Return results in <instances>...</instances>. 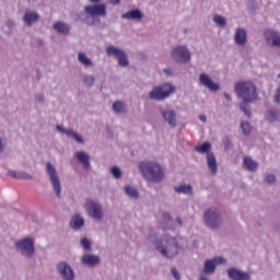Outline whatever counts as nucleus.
Instances as JSON below:
<instances>
[{"label":"nucleus","instance_id":"a19ab883","mask_svg":"<svg viewBox=\"0 0 280 280\" xmlns=\"http://www.w3.org/2000/svg\"><path fill=\"white\" fill-rule=\"evenodd\" d=\"M241 129L243 130V135H250V124L247 121L241 122Z\"/></svg>","mask_w":280,"mask_h":280},{"label":"nucleus","instance_id":"393cba45","mask_svg":"<svg viewBox=\"0 0 280 280\" xmlns=\"http://www.w3.org/2000/svg\"><path fill=\"white\" fill-rule=\"evenodd\" d=\"M207 165L211 174L218 173V161L215 160V154L213 152H208L207 154Z\"/></svg>","mask_w":280,"mask_h":280},{"label":"nucleus","instance_id":"8fccbe9b","mask_svg":"<svg viewBox=\"0 0 280 280\" xmlns=\"http://www.w3.org/2000/svg\"><path fill=\"white\" fill-rule=\"evenodd\" d=\"M110 3H113V5H119V3L121 2V0H109Z\"/></svg>","mask_w":280,"mask_h":280},{"label":"nucleus","instance_id":"39448f33","mask_svg":"<svg viewBox=\"0 0 280 280\" xmlns=\"http://www.w3.org/2000/svg\"><path fill=\"white\" fill-rule=\"evenodd\" d=\"M174 93H176V85L172 82H165L154 86L149 93V97L155 102H164V100H167V97H171Z\"/></svg>","mask_w":280,"mask_h":280},{"label":"nucleus","instance_id":"a18cd8bd","mask_svg":"<svg viewBox=\"0 0 280 280\" xmlns=\"http://www.w3.org/2000/svg\"><path fill=\"white\" fill-rule=\"evenodd\" d=\"M5 148V138H0V152H3Z\"/></svg>","mask_w":280,"mask_h":280},{"label":"nucleus","instance_id":"603ef678","mask_svg":"<svg viewBox=\"0 0 280 280\" xmlns=\"http://www.w3.org/2000/svg\"><path fill=\"white\" fill-rule=\"evenodd\" d=\"M199 280H209V277H207V276H205V275H201V276L199 277Z\"/></svg>","mask_w":280,"mask_h":280},{"label":"nucleus","instance_id":"864d4df0","mask_svg":"<svg viewBox=\"0 0 280 280\" xmlns=\"http://www.w3.org/2000/svg\"><path fill=\"white\" fill-rule=\"evenodd\" d=\"M89 1H90V3L97 4V3H100V1H102V0H89Z\"/></svg>","mask_w":280,"mask_h":280},{"label":"nucleus","instance_id":"ea45409f","mask_svg":"<svg viewBox=\"0 0 280 280\" xmlns=\"http://www.w3.org/2000/svg\"><path fill=\"white\" fill-rule=\"evenodd\" d=\"M80 244L84 250H91L92 248V243L88 237L81 238Z\"/></svg>","mask_w":280,"mask_h":280},{"label":"nucleus","instance_id":"b1692460","mask_svg":"<svg viewBox=\"0 0 280 280\" xmlns=\"http://www.w3.org/2000/svg\"><path fill=\"white\" fill-rule=\"evenodd\" d=\"M38 19H40V15L38 14V12L26 11L24 13L23 21H24L25 25H34V23H36V21H38Z\"/></svg>","mask_w":280,"mask_h":280},{"label":"nucleus","instance_id":"4468645a","mask_svg":"<svg viewBox=\"0 0 280 280\" xmlns=\"http://www.w3.org/2000/svg\"><path fill=\"white\" fill-rule=\"evenodd\" d=\"M57 272L62 280H75V271L67 261L57 265Z\"/></svg>","mask_w":280,"mask_h":280},{"label":"nucleus","instance_id":"c85d7f7f","mask_svg":"<svg viewBox=\"0 0 280 280\" xmlns=\"http://www.w3.org/2000/svg\"><path fill=\"white\" fill-rule=\"evenodd\" d=\"M54 30L57 31L58 34H69L71 26L67 24V22L57 21L52 25Z\"/></svg>","mask_w":280,"mask_h":280},{"label":"nucleus","instance_id":"cd10ccee","mask_svg":"<svg viewBox=\"0 0 280 280\" xmlns=\"http://www.w3.org/2000/svg\"><path fill=\"white\" fill-rule=\"evenodd\" d=\"M265 119L269 124H275L277 121H280V110L279 109H269L265 114Z\"/></svg>","mask_w":280,"mask_h":280},{"label":"nucleus","instance_id":"6ab92c4d","mask_svg":"<svg viewBox=\"0 0 280 280\" xmlns=\"http://www.w3.org/2000/svg\"><path fill=\"white\" fill-rule=\"evenodd\" d=\"M100 261L102 259L95 254L85 253L81 256V264L86 268H95V266H100Z\"/></svg>","mask_w":280,"mask_h":280},{"label":"nucleus","instance_id":"a211bd4d","mask_svg":"<svg viewBox=\"0 0 280 280\" xmlns=\"http://www.w3.org/2000/svg\"><path fill=\"white\" fill-rule=\"evenodd\" d=\"M74 161L82 165L83 170H89L91 167V155L86 151H77L73 154Z\"/></svg>","mask_w":280,"mask_h":280},{"label":"nucleus","instance_id":"0eeeda50","mask_svg":"<svg viewBox=\"0 0 280 280\" xmlns=\"http://www.w3.org/2000/svg\"><path fill=\"white\" fill-rule=\"evenodd\" d=\"M171 58L177 65H187L191 60V50L187 45H177L172 48Z\"/></svg>","mask_w":280,"mask_h":280},{"label":"nucleus","instance_id":"412c9836","mask_svg":"<svg viewBox=\"0 0 280 280\" xmlns=\"http://www.w3.org/2000/svg\"><path fill=\"white\" fill-rule=\"evenodd\" d=\"M161 115L164 119V122L167 124L171 128H176L177 120H176V112L172 109L162 110Z\"/></svg>","mask_w":280,"mask_h":280},{"label":"nucleus","instance_id":"c756f323","mask_svg":"<svg viewBox=\"0 0 280 280\" xmlns=\"http://www.w3.org/2000/svg\"><path fill=\"white\" fill-rule=\"evenodd\" d=\"M10 178H22L23 180H32V175L23 171H9Z\"/></svg>","mask_w":280,"mask_h":280},{"label":"nucleus","instance_id":"a878e982","mask_svg":"<svg viewBox=\"0 0 280 280\" xmlns=\"http://www.w3.org/2000/svg\"><path fill=\"white\" fill-rule=\"evenodd\" d=\"M124 194L127 198H130V200H137V198H139V190L130 184L124 186Z\"/></svg>","mask_w":280,"mask_h":280},{"label":"nucleus","instance_id":"37998d69","mask_svg":"<svg viewBox=\"0 0 280 280\" xmlns=\"http://www.w3.org/2000/svg\"><path fill=\"white\" fill-rule=\"evenodd\" d=\"M171 272H172V276L174 277V279L180 280V272H178V270L176 268H172Z\"/></svg>","mask_w":280,"mask_h":280},{"label":"nucleus","instance_id":"f03ea898","mask_svg":"<svg viewBox=\"0 0 280 280\" xmlns=\"http://www.w3.org/2000/svg\"><path fill=\"white\" fill-rule=\"evenodd\" d=\"M234 90L236 95L243 100L241 110L246 117H250V109L246 108L245 105L257 102V88L250 81H240L235 84Z\"/></svg>","mask_w":280,"mask_h":280},{"label":"nucleus","instance_id":"72a5a7b5","mask_svg":"<svg viewBox=\"0 0 280 280\" xmlns=\"http://www.w3.org/2000/svg\"><path fill=\"white\" fill-rule=\"evenodd\" d=\"M78 60L83 67H93V61L84 52H79Z\"/></svg>","mask_w":280,"mask_h":280},{"label":"nucleus","instance_id":"5701e85b","mask_svg":"<svg viewBox=\"0 0 280 280\" xmlns=\"http://www.w3.org/2000/svg\"><path fill=\"white\" fill-rule=\"evenodd\" d=\"M84 218L80 213H75L70 220V226L73 231H80L84 226Z\"/></svg>","mask_w":280,"mask_h":280},{"label":"nucleus","instance_id":"f257e3e1","mask_svg":"<svg viewBox=\"0 0 280 280\" xmlns=\"http://www.w3.org/2000/svg\"><path fill=\"white\" fill-rule=\"evenodd\" d=\"M149 244L154 246L155 250L165 257L166 259H174L177 255H180L183 247L178 245L176 237L171 235H164L162 238H159L156 232L151 231L147 236Z\"/></svg>","mask_w":280,"mask_h":280},{"label":"nucleus","instance_id":"4c0bfd02","mask_svg":"<svg viewBox=\"0 0 280 280\" xmlns=\"http://www.w3.org/2000/svg\"><path fill=\"white\" fill-rule=\"evenodd\" d=\"M83 84H85V86H93V84H95V77L91 74H84Z\"/></svg>","mask_w":280,"mask_h":280},{"label":"nucleus","instance_id":"3c124183","mask_svg":"<svg viewBox=\"0 0 280 280\" xmlns=\"http://www.w3.org/2000/svg\"><path fill=\"white\" fill-rule=\"evenodd\" d=\"M43 100H44V96L42 94H38L36 96V102H43Z\"/></svg>","mask_w":280,"mask_h":280},{"label":"nucleus","instance_id":"473e14b6","mask_svg":"<svg viewBox=\"0 0 280 280\" xmlns=\"http://www.w3.org/2000/svg\"><path fill=\"white\" fill-rule=\"evenodd\" d=\"M105 51L107 56H114L115 58H118L124 52V49L109 45L105 48Z\"/></svg>","mask_w":280,"mask_h":280},{"label":"nucleus","instance_id":"f3484780","mask_svg":"<svg viewBox=\"0 0 280 280\" xmlns=\"http://www.w3.org/2000/svg\"><path fill=\"white\" fill-rule=\"evenodd\" d=\"M56 128L61 135H66V137H68L69 139H73L74 141H77V143L84 144V138L78 131L73 129H65L62 125H57Z\"/></svg>","mask_w":280,"mask_h":280},{"label":"nucleus","instance_id":"1a4fd4ad","mask_svg":"<svg viewBox=\"0 0 280 280\" xmlns=\"http://www.w3.org/2000/svg\"><path fill=\"white\" fill-rule=\"evenodd\" d=\"M203 222L208 229H220L222 226V214L217 208H209L203 213Z\"/></svg>","mask_w":280,"mask_h":280},{"label":"nucleus","instance_id":"e433bc0d","mask_svg":"<svg viewBox=\"0 0 280 280\" xmlns=\"http://www.w3.org/2000/svg\"><path fill=\"white\" fill-rule=\"evenodd\" d=\"M118 60L119 67H128V55H126V51L122 50V54L119 57H116Z\"/></svg>","mask_w":280,"mask_h":280},{"label":"nucleus","instance_id":"7ed1b4c3","mask_svg":"<svg viewBox=\"0 0 280 280\" xmlns=\"http://www.w3.org/2000/svg\"><path fill=\"white\" fill-rule=\"evenodd\" d=\"M138 170L142 174V176L151 183H161V180H163V178L165 177L163 167H161V164L154 161L140 162L138 164Z\"/></svg>","mask_w":280,"mask_h":280},{"label":"nucleus","instance_id":"aec40b11","mask_svg":"<svg viewBox=\"0 0 280 280\" xmlns=\"http://www.w3.org/2000/svg\"><path fill=\"white\" fill-rule=\"evenodd\" d=\"M228 277L232 280H250V273L240 268L231 267L228 269Z\"/></svg>","mask_w":280,"mask_h":280},{"label":"nucleus","instance_id":"f8f14e48","mask_svg":"<svg viewBox=\"0 0 280 280\" xmlns=\"http://www.w3.org/2000/svg\"><path fill=\"white\" fill-rule=\"evenodd\" d=\"M161 226L164 231H174L176 226H183V221L180 218H177L176 220L172 219L170 212H162Z\"/></svg>","mask_w":280,"mask_h":280},{"label":"nucleus","instance_id":"bb28decb","mask_svg":"<svg viewBox=\"0 0 280 280\" xmlns=\"http://www.w3.org/2000/svg\"><path fill=\"white\" fill-rule=\"evenodd\" d=\"M176 194H183L184 196H191L194 194V187L189 184H179L174 188Z\"/></svg>","mask_w":280,"mask_h":280},{"label":"nucleus","instance_id":"49530a36","mask_svg":"<svg viewBox=\"0 0 280 280\" xmlns=\"http://www.w3.org/2000/svg\"><path fill=\"white\" fill-rule=\"evenodd\" d=\"M5 25L7 27H9V30H12V27H14L15 24L12 20H7Z\"/></svg>","mask_w":280,"mask_h":280},{"label":"nucleus","instance_id":"4be33fe9","mask_svg":"<svg viewBox=\"0 0 280 280\" xmlns=\"http://www.w3.org/2000/svg\"><path fill=\"white\" fill-rule=\"evenodd\" d=\"M121 19L126 21H141L143 19V12L139 9H132L121 15Z\"/></svg>","mask_w":280,"mask_h":280},{"label":"nucleus","instance_id":"c9c22d12","mask_svg":"<svg viewBox=\"0 0 280 280\" xmlns=\"http://www.w3.org/2000/svg\"><path fill=\"white\" fill-rule=\"evenodd\" d=\"M113 110L115 113H126V103L117 101L113 104Z\"/></svg>","mask_w":280,"mask_h":280},{"label":"nucleus","instance_id":"ddd939ff","mask_svg":"<svg viewBox=\"0 0 280 280\" xmlns=\"http://www.w3.org/2000/svg\"><path fill=\"white\" fill-rule=\"evenodd\" d=\"M199 84L205 89H208L210 93H218V91H220V83L213 81V79L205 72L199 74Z\"/></svg>","mask_w":280,"mask_h":280},{"label":"nucleus","instance_id":"de8ad7c7","mask_svg":"<svg viewBox=\"0 0 280 280\" xmlns=\"http://www.w3.org/2000/svg\"><path fill=\"white\" fill-rule=\"evenodd\" d=\"M199 120L202 121V124H207V116L206 115H199Z\"/></svg>","mask_w":280,"mask_h":280},{"label":"nucleus","instance_id":"423d86ee","mask_svg":"<svg viewBox=\"0 0 280 280\" xmlns=\"http://www.w3.org/2000/svg\"><path fill=\"white\" fill-rule=\"evenodd\" d=\"M46 174L56 197L61 198L62 182H60V175L58 174V170H56V165L51 164V162L46 163Z\"/></svg>","mask_w":280,"mask_h":280},{"label":"nucleus","instance_id":"7c9ffc66","mask_svg":"<svg viewBox=\"0 0 280 280\" xmlns=\"http://www.w3.org/2000/svg\"><path fill=\"white\" fill-rule=\"evenodd\" d=\"M243 165L248 170V172H255L259 167V164L255 162L250 156H245L243 160Z\"/></svg>","mask_w":280,"mask_h":280},{"label":"nucleus","instance_id":"79ce46f5","mask_svg":"<svg viewBox=\"0 0 280 280\" xmlns=\"http://www.w3.org/2000/svg\"><path fill=\"white\" fill-rule=\"evenodd\" d=\"M265 180L266 183H268L269 185H272L273 183H276L277 180V177L272 174H268L266 177H265Z\"/></svg>","mask_w":280,"mask_h":280},{"label":"nucleus","instance_id":"f704fd0d","mask_svg":"<svg viewBox=\"0 0 280 280\" xmlns=\"http://www.w3.org/2000/svg\"><path fill=\"white\" fill-rule=\"evenodd\" d=\"M196 152L199 154H208V152H211V143L210 142H203L201 144H198L195 148Z\"/></svg>","mask_w":280,"mask_h":280},{"label":"nucleus","instance_id":"c03bdc74","mask_svg":"<svg viewBox=\"0 0 280 280\" xmlns=\"http://www.w3.org/2000/svg\"><path fill=\"white\" fill-rule=\"evenodd\" d=\"M163 72L165 73V75H168L170 78H172L174 75V70H172L170 68H165L163 70Z\"/></svg>","mask_w":280,"mask_h":280},{"label":"nucleus","instance_id":"2f4dec72","mask_svg":"<svg viewBox=\"0 0 280 280\" xmlns=\"http://www.w3.org/2000/svg\"><path fill=\"white\" fill-rule=\"evenodd\" d=\"M212 21L214 25H217V27H221L222 30H224V27L229 25V22L226 21V18L224 15L214 14Z\"/></svg>","mask_w":280,"mask_h":280},{"label":"nucleus","instance_id":"6e6552de","mask_svg":"<svg viewBox=\"0 0 280 280\" xmlns=\"http://www.w3.org/2000/svg\"><path fill=\"white\" fill-rule=\"evenodd\" d=\"M83 208L85 209L89 218H92L97 222H102V220H104V209L102 208V203L88 199L83 203Z\"/></svg>","mask_w":280,"mask_h":280},{"label":"nucleus","instance_id":"20e7f679","mask_svg":"<svg viewBox=\"0 0 280 280\" xmlns=\"http://www.w3.org/2000/svg\"><path fill=\"white\" fill-rule=\"evenodd\" d=\"M106 16V3L88 4L84 12L79 15V21L85 25H95L100 23V18Z\"/></svg>","mask_w":280,"mask_h":280},{"label":"nucleus","instance_id":"09e8293b","mask_svg":"<svg viewBox=\"0 0 280 280\" xmlns=\"http://www.w3.org/2000/svg\"><path fill=\"white\" fill-rule=\"evenodd\" d=\"M223 97H224V100H226V102H231V94H229V93H224L223 94Z\"/></svg>","mask_w":280,"mask_h":280},{"label":"nucleus","instance_id":"2eb2a0df","mask_svg":"<svg viewBox=\"0 0 280 280\" xmlns=\"http://www.w3.org/2000/svg\"><path fill=\"white\" fill-rule=\"evenodd\" d=\"M265 40L270 47H280V32L267 28L264 32Z\"/></svg>","mask_w":280,"mask_h":280},{"label":"nucleus","instance_id":"dca6fc26","mask_svg":"<svg viewBox=\"0 0 280 280\" xmlns=\"http://www.w3.org/2000/svg\"><path fill=\"white\" fill-rule=\"evenodd\" d=\"M233 39L238 47H244L248 44V31L242 26L236 27Z\"/></svg>","mask_w":280,"mask_h":280},{"label":"nucleus","instance_id":"58836bf2","mask_svg":"<svg viewBox=\"0 0 280 280\" xmlns=\"http://www.w3.org/2000/svg\"><path fill=\"white\" fill-rule=\"evenodd\" d=\"M110 174H112V176H114V178H116V179H119V178H121V176H122V172H121V168H119V166H113V167L110 168Z\"/></svg>","mask_w":280,"mask_h":280},{"label":"nucleus","instance_id":"9d476101","mask_svg":"<svg viewBox=\"0 0 280 280\" xmlns=\"http://www.w3.org/2000/svg\"><path fill=\"white\" fill-rule=\"evenodd\" d=\"M15 248L18 253L22 254L23 257H34L35 247H34V238L26 236L24 238L19 240L15 243Z\"/></svg>","mask_w":280,"mask_h":280},{"label":"nucleus","instance_id":"9b49d317","mask_svg":"<svg viewBox=\"0 0 280 280\" xmlns=\"http://www.w3.org/2000/svg\"><path fill=\"white\" fill-rule=\"evenodd\" d=\"M226 264V258L217 256L210 259H206L203 262V275H214L218 266Z\"/></svg>","mask_w":280,"mask_h":280},{"label":"nucleus","instance_id":"5fc2aeb1","mask_svg":"<svg viewBox=\"0 0 280 280\" xmlns=\"http://www.w3.org/2000/svg\"><path fill=\"white\" fill-rule=\"evenodd\" d=\"M30 1H36V0H30Z\"/></svg>","mask_w":280,"mask_h":280}]
</instances>
